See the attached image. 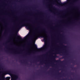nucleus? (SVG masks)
Wrapping results in <instances>:
<instances>
[{"label":"nucleus","instance_id":"nucleus-4","mask_svg":"<svg viewBox=\"0 0 80 80\" xmlns=\"http://www.w3.org/2000/svg\"><path fill=\"white\" fill-rule=\"evenodd\" d=\"M61 46L60 47V48H58V50H59V51H61L62 50V48H67V46H65L62 43H61Z\"/></svg>","mask_w":80,"mask_h":80},{"label":"nucleus","instance_id":"nucleus-5","mask_svg":"<svg viewBox=\"0 0 80 80\" xmlns=\"http://www.w3.org/2000/svg\"><path fill=\"white\" fill-rule=\"evenodd\" d=\"M73 2L70 1V0H67L66 2V3L69 4V5H73Z\"/></svg>","mask_w":80,"mask_h":80},{"label":"nucleus","instance_id":"nucleus-11","mask_svg":"<svg viewBox=\"0 0 80 80\" xmlns=\"http://www.w3.org/2000/svg\"><path fill=\"white\" fill-rule=\"evenodd\" d=\"M41 37H42V38H44V40H46V38L44 36V35H42Z\"/></svg>","mask_w":80,"mask_h":80},{"label":"nucleus","instance_id":"nucleus-26","mask_svg":"<svg viewBox=\"0 0 80 80\" xmlns=\"http://www.w3.org/2000/svg\"><path fill=\"white\" fill-rule=\"evenodd\" d=\"M58 53H59V52H60L59 51H58Z\"/></svg>","mask_w":80,"mask_h":80},{"label":"nucleus","instance_id":"nucleus-19","mask_svg":"<svg viewBox=\"0 0 80 80\" xmlns=\"http://www.w3.org/2000/svg\"><path fill=\"white\" fill-rule=\"evenodd\" d=\"M71 68H73V67H72V66H73V65H71Z\"/></svg>","mask_w":80,"mask_h":80},{"label":"nucleus","instance_id":"nucleus-20","mask_svg":"<svg viewBox=\"0 0 80 80\" xmlns=\"http://www.w3.org/2000/svg\"><path fill=\"white\" fill-rule=\"evenodd\" d=\"M58 74H61V73H59V72H58Z\"/></svg>","mask_w":80,"mask_h":80},{"label":"nucleus","instance_id":"nucleus-18","mask_svg":"<svg viewBox=\"0 0 80 80\" xmlns=\"http://www.w3.org/2000/svg\"><path fill=\"white\" fill-rule=\"evenodd\" d=\"M66 58V57L65 56H64L62 58Z\"/></svg>","mask_w":80,"mask_h":80},{"label":"nucleus","instance_id":"nucleus-27","mask_svg":"<svg viewBox=\"0 0 80 80\" xmlns=\"http://www.w3.org/2000/svg\"><path fill=\"white\" fill-rule=\"evenodd\" d=\"M21 62H22V60H20Z\"/></svg>","mask_w":80,"mask_h":80},{"label":"nucleus","instance_id":"nucleus-6","mask_svg":"<svg viewBox=\"0 0 80 80\" xmlns=\"http://www.w3.org/2000/svg\"><path fill=\"white\" fill-rule=\"evenodd\" d=\"M5 73H12V70H7V71H5V72H4Z\"/></svg>","mask_w":80,"mask_h":80},{"label":"nucleus","instance_id":"nucleus-24","mask_svg":"<svg viewBox=\"0 0 80 80\" xmlns=\"http://www.w3.org/2000/svg\"><path fill=\"white\" fill-rule=\"evenodd\" d=\"M26 64H28V65H29V64H28V63L27 62H26Z\"/></svg>","mask_w":80,"mask_h":80},{"label":"nucleus","instance_id":"nucleus-31","mask_svg":"<svg viewBox=\"0 0 80 80\" xmlns=\"http://www.w3.org/2000/svg\"><path fill=\"white\" fill-rule=\"evenodd\" d=\"M6 52H7V51H6Z\"/></svg>","mask_w":80,"mask_h":80},{"label":"nucleus","instance_id":"nucleus-33","mask_svg":"<svg viewBox=\"0 0 80 80\" xmlns=\"http://www.w3.org/2000/svg\"><path fill=\"white\" fill-rule=\"evenodd\" d=\"M30 65H32V64H31Z\"/></svg>","mask_w":80,"mask_h":80},{"label":"nucleus","instance_id":"nucleus-14","mask_svg":"<svg viewBox=\"0 0 80 80\" xmlns=\"http://www.w3.org/2000/svg\"><path fill=\"white\" fill-rule=\"evenodd\" d=\"M71 62L74 64H75V61H71Z\"/></svg>","mask_w":80,"mask_h":80},{"label":"nucleus","instance_id":"nucleus-23","mask_svg":"<svg viewBox=\"0 0 80 80\" xmlns=\"http://www.w3.org/2000/svg\"><path fill=\"white\" fill-rule=\"evenodd\" d=\"M57 2H59V1H60V0H57Z\"/></svg>","mask_w":80,"mask_h":80},{"label":"nucleus","instance_id":"nucleus-16","mask_svg":"<svg viewBox=\"0 0 80 80\" xmlns=\"http://www.w3.org/2000/svg\"><path fill=\"white\" fill-rule=\"evenodd\" d=\"M60 3L61 5H64V3H62V2H60Z\"/></svg>","mask_w":80,"mask_h":80},{"label":"nucleus","instance_id":"nucleus-35","mask_svg":"<svg viewBox=\"0 0 80 80\" xmlns=\"http://www.w3.org/2000/svg\"><path fill=\"white\" fill-rule=\"evenodd\" d=\"M15 54H16V53H15Z\"/></svg>","mask_w":80,"mask_h":80},{"label":"nucleus","instance_id":"nucleus-7","mask_svg":"<svg viewBox=\"0 0 80 80\" xmlns=\"http://www.w3.org/2000/svg\"><path fill=\"white\" fill-rule=\"evenodd\" d=\"M16 36L17 37H18V38H20V40H23V39H22V38L19 35H18V33H16Z\"/></svg>","mask_w":80,"mask_h":80},{"label":"nucleus","instance_id":"nucleus-25","mask_svg":"<svg viewBox=\"0 0 80 80\" xmlns=\"http://www.w3.org/2000/svg\"><path fill=\"white\" fill-rule=\"evenodd\" d=\"M73 68H74L73 67Z\"/></svg>","mask_w":80,"mask_h":80},{"label":"nucleus","instance_id":"nucleus-29","mask_svg":"<svg viewBox=\"0 0 80 80\" xmlns=\"http://www.w3.org/2000/svg\"><path fill=\"white\" fill-rule=\"evenodd\" d=\"M76 65H77V63H76Z\"/></svg>","mask_w":80,"mask_h":80},{"label":"nucleus","instance_id":"nucleus-10","mask_svg":"<svg viewBox=\"0 0 80 80\" xmlns=\"http://www.w3.org/2000/svg\"><path fill=\"white\" fill-rule=\"evenodd\" d=\"M43 48H45V49H47V45H45L43 47Z\"/></svg>","mask_w":80,"mask_h":80},{"label":"nucleus","instance_id":"nucleus-9","mask_svg":"<svg viewBox=\"0 0 80 80\" xmlns=\"http://www.w3.org/2000/svg\"><path fill=\"white\" fill-rule=\"evenodd\" d=\"M46 70H47V69H48V68H49V67H50V65H46Z\"/></svg>","mask_w":80,"mask_h":80},{"label":"nucleus","instance_id":"nucleus-28","mask_svg":"<svg viewBox=\"0 0 80 80\" xmlns=\"http://www.w3.org/2000/svg\"><path fill=\"white\" fill-rule=\"evenodd\" d=\"M51 65H52V66L53 65L52 64H51Z\"/></svg>","mask_w":80,"mask_h":80},{"label":"nucleus","instance_id":"nucleus-21","mask_svg":"<svg viewBox=\"0 0 80 80\" xmlns=\"http://www.w3.org/2000/svg\"><path fill=\"white\" fill-rule=\"evenodd\" d=\"M61 80H65V78H63V79H61Z\"/></svg>","mask_w":80,"mask_h":80},{"label":"nucleus","instance_id":"nucleus-30","mask_svg":"<svg viewBox=\"0 0 80 80\" xmlns=\"http://www.w3.org/2000/svg\"><path fill=\"white\" fill-rule=\"evenodd\" d=\"M73 73H72V74H73Z\"/></svg>","mask_w":80,"mask_h":80},{"label":"nucleus","instance_id":"nucleus-17","mask_svg":"<svg viewBox=\"0 0 80 80\" xmlns=\"http://www.w3.org/2000/svg\"><path fill=\"white\" fill-rule=\"evenodd\" d=\"M38 37H40V35H38V36H36V38H38Z\"/></svg>","mask_w":80,"mask_h":80},{"label":"nucleus","instance_id":"nucleus-13","mask_svg":"<svg viewBox=\"0 0 80 80\" xmlns=\"http://www.w3.org/2000/svg\"><path fill=\"white\" fill-rule=\"evenodd\" d=\"M26 27L28 28V29H30V27L28 25H27L26 26Z\"/></svg>","mask_w":80,"mask_h":80},{"label":"nucleus","instance_id":"nucleus-12","mask_svg":"<svg viewBox=\"0 0 80 80\" xmlns=\"http://www.w3.org/2000/svg\"><path fill=\"white\" fill-rule=\"evenodd\" d=\"M34 47H35V48H37V49L38 50H40V48H39V49L38 48H37V45L36 44H34Z\"/></svg>","mask_w":80,"mask_h":80},{"label":"nucleus","instance_id":"nucleus-15","mask_svg":"<svg viewBox=\"0 0 80 80\" xmlns=\"http://www.w3.org/2000/svg\"><path fill=\"white\" fill-rule=\"evenodd\" d=\"M30 42H33V40H32V39H31L30 40Z\"/></svg>","mask_w":80,"mask_h":80},{"label":"nucleus","instance_id":"nucleus-2","mask_svg":"<svg viewBox=\"0 0 80 80\" xmlns=\"http://www.w3.org/2000/svg\"><path fill=\"white\" fill-rule=\"evenodd\" d=\"M19 77L18 75H14V77L13 78H11V80H17L18 79ZM7 80H10V79L8 78V77L6 78Z\"/></svg>","mask_w":80,"mask_h":80},{"label":"nucleus","instance_id":"nucleus-1","mask_svg":"<svg viewBox=\"0 0 80 80\" xmlns=\"http://www.w3.org/2000/svg\"><path fill=\"white\" fill-rule=\"evenodd\" d=\"M56 57H57V55L55 56H52L53 62H55V63H58V62H61V63H66V62H67V60H64L62 61H60L58 60H56V59H55V58H56Z\"/></svg>","mask_w":80,"mask_h":80},{"label":"nucleus","instance_id":"nucleus-3","mask_svg":"<svg viewBox=\"0 0 80 80\" xmlns=\"http://www.w3.org/2000/svg\"><path fill=\"white\" fill-rule=\"evenodd\" d=\"M26 22H27V21H24L23 22H22L20 23L19 25L17 26V28H20L23 27L25 24H27V23H26Z\"/></svg>","mask_w":80,"mask_h":80},{"label":"nucleus","instance_id":"nucleus-34","mask_svg":"<svg viewBox=\"0 0 80 80\" xmlns=\"http://www.w3.org/2000/svg\"><path fill=\"white\" fill-rule=\"evenodd\" d=\"M62 50H64L63 49H62Z\"/></svg>","mask_w":80,"mask_h":80},{"label":"nucleus","instance_id":"nucleus-22","mask_svg":"<svg viewBox=\"0 0 80 80\" xmlns=\"http://www.w3.org/2000/svg\"><path fill=\"white\" fill-rule=\"evenodd\" d=\"M70 80H73V79L72 78H71Z\"/></svg>","mask_w":80,"mask_h":80},{"label":"nucleus","instance_id":"nucleus-32","mask_svg":"<svg viewBox=\"0 0 80 80\" xmlns=\"http://www.w3.org/2000/svg\"><path fill=\"white\" fill-rule=\"evenodd\" d=\"M53 64H54V65H55V64H54V63H53Z\"/></svg>","mask_w":80,"mask_h":80},{"label":"nucleus","instance_id":"nucleus-8","mask_svg":"<svg viewBox=\"0 0 80 80\" xmlns=\"http://www.w3.org/2000/svg\"><path fill=\"white\" fill-rule=\"evenodd\" d=\"M37 65H38V66H40L41 65H43V62H41L39 64H37L36 63H35Z\"/></svg>","mask_w":80,"mask_h":80}]
</instances>
